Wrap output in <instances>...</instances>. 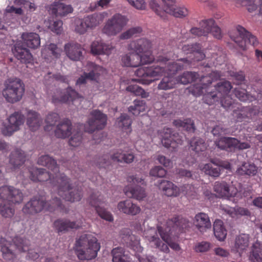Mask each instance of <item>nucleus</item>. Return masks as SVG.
<instances>
[{"mask_svg": "<svg viewBox=\"0 0 262 262\" xmlns=\"http://www.w3.org/2000/svg\"><path fill=\"white\" fill-rule=\"evenodd\" d=\"M47 171L42 168H30V179L34 182L49 181L53 187H56L58 195L66 201L71 202L79 201L82 198L81 189H73L70 184V179L59 172V165H49Z\"/></svg>", "mask_w": 262, "mask_h": 262, "instance_id": "f257e3e1", "label": "nucleus"}, {"mask_svg": "<svg viewBox=\"0 0 262 262\" xmlns=\"http://www.w3.org/2000/svg\"><path fill=\"white\" fill-rule=\"evenodd\" d=\"M92 118L84 125L80 124L78 129H84L85 132L92 134L96 130H100L104 128L106 124L107 116L99 110H95L90 113ZM82 133L80 130L74 134L69 140V144L73 147L79 146L82 141Z\"/></svg>", "mask_w": 262, "mask_h": 262, "instance_id": "f03ea898", "label": "nucleus"}, {"mask_svg": "<svg viewBox=\"0 0 262 262\" xmlns=\"http://www.w3.org/2000/svg\"><path fill=\"white\" fill-rule=\"evenodd\" d=\"M22 192L14 187L4 186L0 188V214L4 217H11L14 214V208L10 203L19 204L23 200Z\"/></svg>", "mask_w": 262, "mask_h": 262, "instance_id": "7ed1b4c3", "label": "nucleus"}, {"mask_svg": "<svg viewBox=\"0 0 262 262\" xmlns=\"http://www.w3.org/2000/svg\"><path fill=\"white\" fill-rule=\"evenodd\" d=\"M100 248L97 238L91 234L81 235L75 244V252L80 260L95 258Z\"/></svg>", "mask_w": 262, "mask_h": 262, "instance_id": "20e7f679", "label": "nucleus"}, {"mask_svg": "<svg viewBox=\"0 0 262 262\" xmlns=\"http://www.w3.org/2000/svg\"><path fill=\"white\" fill-rule=\"evenodd\" d=\"M64 206L61 200L57 197L46 202L42 198L34 197L27 202L23 208V212L25 214L34 215L41 212L43 209L50 212L56 210L60 211L63 210Z\"/></svg>", "mask_w": 262, "mask_h": 262, "instance_id": "39448f33", "label": "nucleus"}, {"mask_svg": "<svg viewBox=\"0 0 262 262\" xmlns=\"http://www.w3.org/2000/svg\"><path fill=\"white\" fill-rule=\"evenodd\" d=\"M25 90V85L20 79H8L4 83L2 94L7 102L15 103L21 100Z\"/></svg>", "mask_w": 262, "mask_h": 262, "instance_id": "423d86ee", "label": "nucleus"}, {"mask_svg": "<svg viewBox=\"0 0 262 262\" xmlns=\"http://www.w3.org/2000/svg\"><path fill=\"white\" fill-rule=\"evenodd\" d=\"M160 60L159 63H155L151 67L138 69L135 74L138 78L133 79V80L146 85H148L155 81L156 79L153 78L154 77L161 75L164 72L163 57Z\"/></svg>", "mask_w": 262, "mask_h": 262, "instance_id": "0eeeda50", "label": "nucleus"}, {"mask_svg": "<svg viewBox=\"0 0 262 262\" xmlns=\"http://www.w3.org/2000/svg\"><path fill=\"white\" fill-rule=\"evenodd\" d=\"M129 232V230L127 229L121 231L122 243L136 253V256L139 262H157L156 258L152 256L139 255L143 250L140 245V239L138 236L130 234Z\"/></svg>", "mask_w": 262, "mask_h": 262, "instance_id": "6e6552de", "label": "nucleus"}, {"mask_svg": "<svg viewBox=\"0 0 262 262\" xmlns=\"http://www.w3.org/2000/svg\"><path fill=\"white\" fill-rule=\"evenodd\" d=\"M235 33L231 34L230 37L243 51L247 50L248 45L255 47L258 44L256 37L242 26H236Z\"/></svg>", "mask_w": 262, "mask_h": 262, "instance_id": "1a4fd4ad", "label": "nucleus"}, {"mask_svg": "<svg viewBox=\"0 0 262 262\" xmlns=\"http://www.w3.org/2000/svg\"><path fill=\"white\" fill-rule=\"evenodd\" d=\"M127 21L126 16L119 13L115 14L107 20L102 32L107 36H115L122 30Z\"/></svg>", "mask_w": 262, "mask_h": 262, "instance_id": "9d476101", "label": "nucleus"}, {"mask_svg": "<svg viewBox=\"0 0 262 262\" xmlns=\"http://www.w3.org/2000/svg\"><path fill=\"white\" fill-rule=\"evenodd\" d=\"M13 245L19 252L28 251L27 256L28 259L36 262H54L52 258L40 257V255L33 250L29 249V241L20 237L16 236L13 239Z\"/></svg>", "mask_w": 262, "mask_h": 262, "instance_id": "9b49d317", "label": "nucleus"}, {"mask_svg": "<svg viewBox=\"0 0 262 262\" xmlns=\"http://www.w3.org/2000/svg\"><path fill=\"white\" fill-rule=\"evenodd\" d=\"M191 226V223L188 219L181 216H178L167 221L165 229L168 231L173 237L183 232L188 230Z\"/></svg>", "mask_w": 262, "mask_h": 262, "instance_id": "f8f14e48", "label": "nucleus"}, {"mask_svg": "<svg viewBox=\"0 0 262 262\" xmlns=\"http://www.w3.org/2000/svg\"><path fill=\"white\" fill-rule=\"evenodd\" d=\"M143 236L149 242L151 246L163 251L164 229L162 226H158L157 229L150 228L144 230Z\"/></svg>", "mask_w": 262, "mask_h": 262, "instance_id": "ddd939ff", "label": "nucleus"}, {"mask_svg": "<svg viewBox=\"0 0 262 262\" xmlns=\"http://www.w3.org/2000/svg\"><path fill=\"white\" fill-rule=\"evenodd\" d=\"M25 117L21 112H15L8 118V124H4L2 133L4 136H10L19 130L20 126L24 123Z\"/></svg>", "mask_w": 262, "mask_h": 262, "instance_id": "4468645a", "label": "nucleus"}, {"mask_svg": "<svg viewBox=\"0 0 262 262\" xmlns=\"http://www.w3.org/2000/svg\"><path fill=\"white\" fill-rule=\"evenodd\" d=\"M232 89L231 83L226 80L222 81L217 83L215 86V90L217 93H210L206 95L204 99L205 102L209 105L213 104L215 101H218L220 97L228 95Z\"/></svg>", "mask_w": 262, "mask_h": 262, "instance_id": "2eb2a0df", "label": "nucleus"}, {"mask_svg": "<svg viewBox=\"0 0 262 262\" xmlns=\"http://www.w3.org/2000/svg\"><path fill=\"white\" fill-rule=\"evenodd\" d=\"M135 158L133 154H123L120 151H117L112 155H104L102 157H99L96 164H106L111 159L114 162H124L130 164L134 161Z\"/></svg>", "mask_w": 262, "mask_h": 262, "instance_id": "dca6fc26", "label": "nucleus"}, {"mask_svg": "<svg viewBox=\"0 0 262 262\" xmlns=\"http://www.w3.org/2000/svg\"><path fill=\"white\" fill-rule=\"evenodd\" d=\"M102 196L99 192H97L91 194L89 202L92 206L95 207L97 213L101 218L108 222H112L113 217L112 214L106 211L105 209L100 206V205L102 203Z\"/></svg>", "mask_w": 262, "mask_h": 262, "instance_id": "f3484780", "label": "nucleus"}, {"mask_svg": "<svg viewBox=\"0 0 262 262\" xmlns=\"http://www.w3.org/2000/svg\"><path fill=\"white\" fill-rule=\"evenodd\" d=\"M79 97V94L71 87H68L63 91L56 90L52 96V102L54 104L58 103H67L72 101Z\"/></svg>", "mask_w": 262, "mask_h": 262, "instance_id": "a211bd4d", "label": "nucleus"}, {"mask_svg": "<svg viewBox=\"0 0 262 262\" xmlns=\"http://www.w3.org/2000/svg\"><path fill=\"white\" fill-rule=\"evenodd\" d=\"M89 64L90 67L92 68V70L89 73L84 72L83 74L78 78L76 82L77 86L84 85L87 80H95L99 76L102 68L93 62H90Z\"/></svg>", "mask_w": 262, "mask_h": 262, "instance_id": "6ab92c4d", "label": "nucleus"}, {"mask_svg": "<svg viewBox=\"0 0 262 262\" xmlns=\"http://www.w3.org/2000/svg\"><path fill=\"white\" fill-rule=\"evenodd\" d=\"M81 226V223L79 222L71 221L68 219H57L53 223V227L58 233H64L71 229H77Z\"/></svg>", "mask_w": 262, "mask_h": 262, "instance_id": "aec40b11", "label": "nucleus"}, {"mask_svg": "<svg viewBox=\"0 0 262 262\" xmlns=\"http://www.w3.org/2000/svg\"><path fill=\"white\" fill-rule=\"evenodd\" d=\"M114 47L111 44L105 43L101 40H95L91 46V52L93 55H106L112 53Z\"/></svg>", "mask_w": 262, "mask_h": 262, "instance_id": "412c9836", "label": "nucleus"}, {"mask_svg": "<svg viewBox=\"0 0 262 262\" xmlns=\"http://www.w3.org/2000/svg\"><path fill=\"white\" fill-rule=\"evenodd\" d=\"M213 23V19L202 20L199 23L200 27H194L189 30L190 33L193 37H200L207 36L210 31V26Z\"/></svg>", "mask_w": 262, "mask_h": 262, "instance_id": "4be33fe9", "label": "nucleus"}, {"mask_svg": "<svg viewBox=\"0 0 262 262\" xmlns=\"http://www.w3.org/2000/svg\"><path fill=\"white\" fill-rule=\"evenodd\" d=\"M83 48L78 43H68L64 46L67 56L74 61L80 60L82 58Z\"/></svg>", "mask_w": 262, "mask_h": 262, "instance_id": "5701e85b", "label": "nucleus"}, {"mask_svg": "<svg viewBox=\"0 0 262 262\" xmlns=\"http://www.w3.org/2000/svg\"><path fill=\"white\" fill-rule=\"evenodd\" d=\"M193 224L200 232L204 233L211 227V223L208 214L200 212L194 219Z\"/></svg>", "mask_w": 262, "mask_h": 262, "instance_id": "b1692460", "label": "nucleus"}, {"mask_svg": "<svg viewBox=\"0 0 262 262\" xmlns=\"http://www.w3.org/2000/svg\"><path fill=\"white\" fill-rule=\"evenodd\" d=\"M171 130L167 128L165 131V148L173 151L178 147V145L182 144V140L178 133L170 134Z\"/></svg>", "mask_w": 262, "mask_h": 262, "instance_id": "393cba45", "label": "nucleus"}, {"mask_svg": "<svg viewBox=\"0 0 262 262\" xmlns=\"http://www.w3.org/2000/svg\"><path fill=\"white\" fill-rule=\"evenodd\" d=\"M22 43H16L12 50L14 56L23 63H30L32 60V55L30 51L24 47Z\"/></svg>", "mask_w": 262, "mask_h": 262, "instance_id": "a878e982", "label": "nucleus"}, {"mask_svg": "<svg viewBox=\"0 0 262 262\" xmlns=\"http://www.w3.org/2000/svg\"><path fill=\"white\" fill-rule=\"evenodd\" d=\"M151 47V42L146 38H140L132 41L128 46V50L139 54L148 51Z\"/></svg>", "mask_w": 262, "mask_h": 262, "instance_id": "bb28decb", "label": "nucleus"}, {"mask_svg": "<svg viewBox=\"0 0 262 262\" xmlns=\"http://www.w3.org/2000/svg\"><path fill=\"white\" fill-rule=\"evenodd\" d=\"M118 210L126 214L135 215L138 214L141 209L137 205L134 204L130 200H126L118 204Z\"/></svg>", "mask_w": 262, "mask_h": 262, "instance_id": "cd10ccee", "label": "nucleus"}, {"mask_svg": "<svg viewBox=\"0 0 262 262\" xmlns=\"http://www.w3.org/2000/svg\"><path fill=\"white\" fill-rule=\"evenodd\" d=\"M49 11L56 16H64L71 13L73 9L71 5L60 2H55L49 7Z\"/></svg>", "mask_w": 262, "mask_h": 262, "instance_id": "c85d7f7f", "label": "nucleus"}, {"mask_svg": "<svg viewBox=\"0 0 262 262\" xmlns=\"http://www.w3.org/2000/svg\"><path fill=\"white\" fill-rule=\"evenodd\" d=\"M72 123L68 119H64L56 126L55 135L58 138H66L72 134Z\"/></svg>", "mask_w": 262, "mask_h": 262, "instance_id": "c756f323", "label": "nucleus"}, {"mask_svg": "<svg viewBox=\"0 0 262 262\" xmlns=\"http://www.w3.org/2000/svg\"><path fill=\"white\" fill-rule=\"evenodd\" d=\"M182 50L186 54H195V60L197 61L202 60L205 58V54L202 49V46L199 43L184 45L182 48Z\"/></svg>", "mask_w": 262, "mask_h": 262, "instance_id": "7c9ffc66", "label": "nucleus"}, {"mask_svg": "<svg viewBox=\"0 0 262 262\" xmlns=\"http://www.w3.org/2000/svg\"><path fill=\"white\" fill-rule=\"evenodd\" d=\"M62 50L56 44L51 43L46 45L41 51L42 56L46 60L58 58L60 57Z\"/></svg>", "mask_w": 262, "mask_h": 262, "instance_id": "2f4dec72", "label": "nucleus"}, {"mask_svg": "<svg viewBox=\"0 0 262 262\" xmlns=\"http://www.w3.org/2000/svg\"><path fill=\"white\" fill-rule=\"evenodd\" d=\"M42 119L37 112L29 110L27 114V125L32 131L37 130L42 123Z\"/></svg>", "mask_w": 262, "mask_h": 262, "instance_id": "473e14b6", "label": "nucleus"}, {"mask_svg": "<svg viewBox=\"0 0 262 262\" xmlns=\"http://www.w3.org/2000/svg\"><path fill=\"white\" fill-rule=\"evenodd\" d=\"M24 46L32 49L38 48L40 45L39 35L35 33H24L21 35Z\"/></svg>", "mask_w": 262, "mask_h": 262, "instance_id": "72a5a7b5", "label": "nucleus"}, {"mask_svg": "<svg viewBox=\"0 0 262 262\" xmlns=\"http://www.w3.org/2000/svg\"><path fill=\"white\" fill-rule=\"evenodd\" d=\"M0 245H1V252L3 258L7 261L13 260L15 257L11 248L13 245L10 242L2 237L0 239Z\"/></svg>", "mask_w": 262, "mask_h": 262, "instance_id": "f704fd0d", "label": "nucleus"}, {"mask_svg": "<svg viewBox=\"0 0 262 262\" xmlns=\"http://www.w3.org/2000/svg\"><path fill=\"white\" fill-rule=\"evenodd\" d=\"M124 192L127 196L139 201L146 196L144 189L138 186H136L134 188L127 186L124 188Z\"/></svg>", "mask_w": 262, "mask_h": 262, "instance_id": "c9c22d12", "label": "nucleus"}, {"mask_svg": "<svg viewBox=\"0 0 262 262\" xmlns=\"http://www.w3.org/2000/svg\"><path fill=\"white\" fill-rule=\"evenodd\" d=\"M223 165H201L200 168L206 174L212 177H218L221 173V169L223 168L229 169L231 165H225V166L222 167Z\"/></svg>", "mask_w": 262, "mask_h": 262, "instance_id": "e433bc0d", "label": "nucleus"}, {"mask_svg": "<svg viewBox=\"0 0 262 262\" xmlns=\"http://www.w3.org/2000/svg\"><path fill=\"white\" fill-rule=\"evenodd\" d=\"M214 191L219 197H231L233 193L229 185L225 182H216L213 187Z\"/></svg>", "mask_w": 262, "mask_h": 262, "instance_id": "4c0bfd02", "label": "nucleus"}, {"mask_svg": "<svg viewBox=\"0 0 262 262\" xmlns=\"http://www.w3.org/2000/svg\"><path fill=\"white\" fill-rule=\"evenodd\" d=\"M139 59L140 54L134 52L123 55L121 60L124 66L137 67L140 66Z\"/></svg>", "mask_w": 262, "mask_h": 262, "instance_id": "58836bf2", "label": "nucleus"}, {"mask_svg": "<svg viewBox=\"0 0 262 262\" xmlns=\"http://www.w3.org/2000/svg\"><path fill=\"white\" fill-rule=\"evenodd\" d=\"M236 139L232 137H222L216 140L214 143L219 148L226 151L233 150V145L236 142Z\"/></svg>", "mask_w": 262, "mask_h": 262, "instance_id": "ea45409f", "label": "nucleus"}, {"mask_svg": "<svg viewBox=\"0 0 262 262\" xmlns=\"http://www.w3.org/2000/svg\"><path fill=\"white\" fill-rule=\"evenodd\" d=\"M173 124L176 127L183 128L188 132L194 133L195 130L194 122L190 118H186L183 120H174L173 121Z\"/></svg>", "mask_w": 262, "mask_h": 262, "instance_id": "a19ab883", "label": "nucleus"}, {"mask_svg": "<svg viewBox=\"0 0 262 262\" xmlns=\"http://www.w3.org/2000/svg\"><path fill=\"white\" fill-rule=\"evenodd\" d=\"M132 121L131 118L127 115L123 114L117 118L116 123L122 131L128 134L132 132Z\"/></svg>", "mask_w": 262, "mask_h": 262, "instance_id": "79ce46f5", "label": "nucleus"}, {"mask_svg": "<svg viewBox=\"0 0 262 262\" xmlns=\"http://www.w3.org/2000/svg\"><path fill=\"white\" fill-rule=\"evenodd\" d=\"M213 231L215 237L220 241H223L227 235V230L224 226L223 222L220 220H216L213 224Z\"/></svg>", "mask_w": 262, "mask_h": 262, "instance_id": "37998d69", "label": "nucleus"}, {"mask_svg": "<svg viewBox=\"0 0 262 262\" xmlns=\"http://www.w3.org/2000/svg\"><path fill=\"white\" fill-rule=\"evenodd\" d=\"M191 149L198 155H204L207 149V145L204 140L199 138H194L190 142Z\"/></svg>", "mask_w": 262, "mask_h": 262, "instance_id": "c03bdc74", "label": "nucleus"}, {"mask_svg": "<svg viewBox=\"0 0 262 262\" xmlns=\"http://www.w3.org/2000/svg\"><path fill=\"white\" fill-rule=\"evenodd\" d=\"M249 246V236L247 234H242L236 237L234 248L236 252L241 253L246 250Z\"/></svg>", "mask_w": 262, "mask_h": 262, "instance_id": "a18cd8bd", "label": "nucleus"}, {"mask_svg": "<svg viewBox=\"0 0 262 262\" xmlns=\"http://www.w3.org/2000/svg\"><path fill=\"white\" fill-rule=\"evenodd\" d=\"M199 77V74L196 72H186L182 75L179 76L175 81L177 83L187 84L189 83L195 81Z\"/></svg>", "mask_w": 262, "mask_h": 262, "instance_id": "49530a36", "label": "nucleus"}, {"mask_svg": "<svg viewBox=\"0 0 262 262\" xmlns=\"http://www.w3.org/2000/svg\"><path fill=\"white\" fill-rule=\"evenodd\" d=\"M175 17L183 18L187 16L189 14L188 9L184 6H177L176 4L171 9H168V11L166 12Z\"/></svg>", "mask_w": 262, "mask_h": 262, "instance_id": "de8ad7c7", "label": "nucleus"}, {"mask_svg": "<svg viewBox=\"0 0 262 262\" xmlns=\"http://www.w3.org/2000/svg\"><path fill=\"white\" fill-rule=\"evenodd\" d=\"M261 249L262 244L260 242L256 241L253 244L252 247V251L249 256V258L252 262H262Z\"/></svg>", "mask_w": 262, "mask_h": 262, "instance_id": "09e8293b", "label": "nucleus"}, {"mask_svg": "<svg viewBox=\"0 0 262 262\" xmlns=\"http://www.w3.org/2000/svg\"><path fill=\"white\" fill-rule=\"evenodd\" d=\"M146 108V105L144 100L136 99L134 101L133 104L128 107V111L134 115L138 116L141 112H144Z\"/></svg>", "mask_w": 262, "mask_h": 262, "instance_id": "8fccbe9b", "label": "nucleus"}, {"mask_svg": "<svg viewBox=\"0 0 262 262\" xmlns=\"http://www.w3.org/2000/svg\"><path fill=\"white\" fill-rule=\"evenodd\" d=\"M26 159V154L22 150L16 148L12 151L10 155V164L24 163Z\"/></svg>", "mask_w": 262, "mask_h": 262, "instance_id": "3c124183", "label": "nucleus"}, {"mask_svg": "<svg viewBox=\"0 0 262 262\" xmlns=\"http://www.w3.org/2000/svg\"><path fill=\"white\" fill-rule=\"evenodd\" d=\"M83 18L85 21L87 27L90 29L95 28L102 21V16L97 13L88 15Z\"/></svg>", "mask_w": 262, "mask_h": 262, "instance_id": "603ef678", "label": "nucleus"}, {"mask_svg": "<svg viewBox=\"0 0 262 262\" xmlns=\"http://www.w3.org/2000/svg\"><path fill=\"white\" fill-rule=\"evenodd\" d=\"M113 262H127L128 257L124 254V249L122 248L117 247L113 249Z\"/></svg>", "mask_w": 262, "mask_h": 262, "instance_id": "864d4df0", "label": "nucleus"}, {"mask_svg": "<svg viewBox=\"0 0 262 262\" xmlns=\"http://www.w3.org/2000/svg\"><path fill=\"white\" fill-rule=\"evenodd\" d=\"M257 171L255 165H241L237 168L236 172L239 175H255Z\"/></svg>", "mask_w": 262, "mask_h": 262, "instance_id": "5fc2aeb1", "label": "nucleus"}, {"mask_svg": "<svg viewBox=\"0 0 262 262\" xmlns=\"http://www.w3.org/2000/svg\"><path fill=\"white\" fill-rule=\"evenodd\" d=\"M221 76V73L218 71H213L209 75L202 76L200 80L201 84L205 89L206 86L211 84L213 80H216Z\"/></svg>", "mask_w": 262, "mask_h": 262, "instance_id": "6e6d98bb", "label": "nucleus"}, {"mask_svg": "<svg viewBox=\"0 0 262 262\" xmlns=\"http://www.w3.org/2000/svg\"><path fill=\"white\" fill-rule=\"evenodd\" d=\"M251 110L250 108L246 107L241 111H234L233 116L237 122H242L246 119H249L251 117Z\"/></svg>", "mask_w": 262, "mask_h": 262, "instance_id": "4d7b16f0", "label": "nucleus"}, {"mask_svg": "<svg viewBox=\"0 0 262 262\" xmlns=\"http://www.w3.org/2000/svg\"><path fill=\"white\" fill-rule=\"evenodd\" d=\"M150 175L157 178H160L157 180L155 184L157 186L160 187L164 182V169L160 166H156L150 170Z\"/></svg>", "mask_w": 262, "mask_h": 262, "instance_id": "13d9d810", "label": "nucleus"}, {"mask_svg": "<svg viewBox=\"0 0 262 262\" xmlns=\"http://www.w3.org/2000/svg\"><path fill=\"white\" fill-rule=\"evenodd\" d=\"M179 194V189L172 182L165 181V195L167 196H176Z\"/></svg>", "mask_w": 262, "mask_h": 262, "instance_id": "bf43d9fd", "label": "nucleus"}, {"mask_svg": "<svg viewBox=\"0 0 262 262\" xmlns=\"http://www.w3.org/2000/svg\"><path fill=\"white\" fill-rule=\"evenodd\" d=\"M167 60L165 57V61ZM165 66L166 63L165 62ZM184 68V66L180 63L178 62H171L169 63L167 68L165 66V75L166 74V71H168L167 74L170 76H172L174 75L178 71L182 70Z\"/></svg>", "mask_w": 262, "mask_h": 262, "instance_id": "052dcab7", "label": "nucleus"}, {"mask_svg": "<svg viewBox=\"0 0 262 262\" xmlns=\"http://www.w3.org/2000/svg\"><path fill=\"white\" fill-rule=\"evenodd\" d=\"M177 237H173L170 232H168V231L165 229V243H166L171 249L175 251H179L180 250V247L179 244L174 242Z\"/></svg>", "mask_w": 262, "mask_h": 262, "instance_id": "680f3d73", "label": "nucleus"}, {"mask_svg": "<svg viewBox=\"0 0 262 262\" xmlns=\"http://www.w3.org/2000/svg\"><path fill=\"white\" fill-rule=\"evenodd\" d=\"M233 93L235 97L241 101L245 102L249 100L250 96L247 94L246 90L242 88L239 85L234 89Z\"/></svg>", "mask_w": 262, "mask_h": 262, "instance_id": "e2e57ef3", "label": "nucleus"}, {"mask_svg": "<svg viewBox=\"0 0 262 262\" xmlns=\"http://www.w3.org/2000/svg\"><path fill=\"white\" fill-rule=\"evenodd\" d=\"M142 28L140 27H133L129 29L120 35L121 39H127L134 36H136L142 32Z\"/></svg>", "mask_w": 262, "mask_h": 262, "instance_id": "0e129e2a", "label": "nucleus"}, {"mask_svg": "<svg viewBox=\"0 0 262 262\" xmlns=\"http://www.w3.org/2000/svg\"><path fill=\"white\" fill-rule=\"evenodd\" d=\"M59 119V116L56 113H50L46 118L47 125L45 126V130H49L51 126H54Z\"/></svg>", "mask_w": 262, "mask_h": 262, "instance_id": "69168bd1", "label": "nucleus"}, {"mask_svg": "<svg viewBox=\"0 0 262 262\" xmlns=\"http://www.w3.org/2000/svg\"><path fill=\"white\" fill-rule=\"evenodd\" d=\"M141 53L139 59L140 65L149 64L154 60V56L151 53L150 50Z\"/></svg>", "mask_w": 262, "mask_h": 262, "instance_id": "338daca9", "label": "nucleus"}, {"mask_svg": "<svg viewBox=\"0 0 262 262\" xmlns=\"http://www.w3.org/2000/svg\"><path fill=\"white\" fill-rule=\"evenodd\" d=\"M62 21L60 20L50 21L49 28L57 34H61L62 31Z\"/></svg>", "mask_w": 262, "mask_h": 262, "instance_id": "774afa93", "label": "nucleus"}]
</instances>
